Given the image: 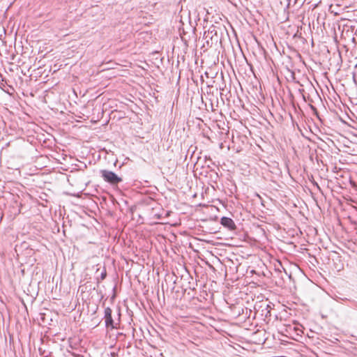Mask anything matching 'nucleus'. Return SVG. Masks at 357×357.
Here are the masks:
<instances>
[{
  "mask_svg": "<svg viewBox=\"0 0 357 357\" xmlns=\"http://www.w3.org/2000/svg\"><path fill=\"white\" fill-rule=\"evenodd\" d=\"M100 174L104 181L112 185H116L122 181V178L112 171L102 169Z\"/></svg>",
  "mask_w": 357,
  "mask_h": 357,
  "instance_id": "nucleus-1",
  "label": "nucleus"
},
{
  "mask_svg": "<svg viewBox=\"0 0 357 357\" xmlns=\"http://www.w3.org/2000/svg\"><path fill=\"white\" fill-rule=\"evenodd\" d=\"M105 326L107 328L111 327V328H114V321L112 317V310L110 307H107L105 309Z\"/></svg>",
  "mask_w": 357,
  "mask_h": 357,
  "instance_id": "nucleus-2",
  "label": "nucleus"
},
{
  "mask_svg": "<svg viewBox=\"0 0 357 357\" xmlns=\"http://www.w3.org/2000/svg\"><path fill=\"white\" fill-rule=\"evenodd\" d=\"M220 223L226 228L229 230H234L236 229V225L232 219L227 217H222L220 220Z\"/></svg>",
  "mask_w": 357,
  "mask_h": 357,
  "instance_id": "nucleus-3",
  "label": "nucleus"
},
{
  "mask_svg": "<svg viewBox=\"0 0 357 357\" xmlns=\"http://www.w3.org/2000/svg\"><path fill=\"white\" fill-rule=\"evenodd\" d=\"M354 81L357 84V79L355 77L354 75Z\"/></svg>",
  "mask_w": 357,
  "mask_h": 357,
  "instance_id": "nucleus-4",
  "label": "nucleus"
}]
</instances>
